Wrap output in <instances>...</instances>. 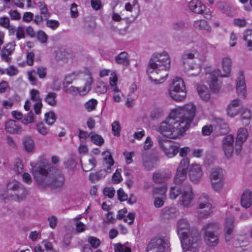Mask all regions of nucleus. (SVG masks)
Listing matches in <instances>:
<instances>
[{"label":"nucleus","instance_id":"1","mask_svg":"<svg viewBox=\"0 0 252 252\" xmlns=\"http://www.w3.org/2000/svg\"><path fill=\"white\" fill-rule=\"evenodd\" d=\"M196 107L192 103L172 110L168 118L160 124L158 131L164 136L177 138L190 126L195 114Z\"/></svg>","mask_w":252,"mask_h":252},{"label":"nucleus","instance_id":"2","mask_svg":"<svg viewBox=\"0 0 252 252\" xmlns=\"http://www.w3.org/2000/svg\"><path fill=\"white\" fill-rule=\"evenodd\" d=\"M33 170L34 178L40 188H50L57 191L63 188L65 179L60 170L52 168L48 171L43 166L35 167Z\"/></svg>","mask_w":252,"mask_h":252},{"label":"nucleus","instance_id":"3","mask_svg":"<svg viewBox=\"0 0 252 252\" xmlns=\"http://www.w3.org/2000/svg\"><path fill=\"white\" fill-rule=\"evenodd\" d=\"M170 67V60L166 52L155 53L150 60L147 72L150 80L160 84L168 76L167 70Z\"/></svg>","mask_w":252,"mask_h":252},{"label":"nucleus","instance_id":"4","mask_svg":"<svg viewBox=\"0 0 252 252\" xmlns=\"http://www.w3.org/2000/svg\"><path fill=\"white\" fill-rule=\"evenodd\" d=\"M177 226L183 249L185 250L189 247L196 248L200 238L198 231L196 229H192L191 233L189 235L188 233L190 232V225L188 221L185 219L179 220Z\"/></svg>","mask_w":252,"mask_h":252},{"label":"nucleus","instance_id":"5","mask_svg":"<svg viewBox=\"0 0 252 252\" xmlns=\"http://www.w3.org/2000/svg\"><path fill=\"white\" fill-rule=\"evenodd\" d=\"M231 60L226 57L222 60V68L225 72L224 75L220 74L219 69H215L209 73L208 82L210 89L214 92H218L221 85V82L219 80V77L227 76L231 70Z\"/></svg>","mask_w":252,"mask_h":252},{"label":"nucleus","instance_id":"6","mask_svg":"<svg viewBox=\"0 0 252 252\" xmlns=\"http://www.w3.org/2000/svg\"><path fill=\"white\" fill-rule=\"evenodd\" d=\"M27 194L25 187L20 182L15 180H9L6 184V189L3 196L5 198L21 201L24 199Z\"/></svg>","mask_w":252,"mask_h":252},{"label":"nucleus","instance_id":"7","mask_svg":"<svg viewBox=\"0 0 252 252\" xmlns=\"http://www.w3.org/2000/svg\"><path fill=\"white\" fill-rule=\"evenodd\" d=\"M219 228V224L214 222L207 224L202 227L204 240L208 246L215 247L218 244L219 239L217 231Z\"/></svg>","mask_w":252,"mask_h":252},{"label":"nucleus","instance_id":"8","mask_svg":"<svg viewBox=\"0 0 252 252\" xmlns=\"http://www.w3.org/2000/svg\"><path fill=\"white\" fill-rule=\"evenodd\" d=\"M169 94L172 99L177 101L185 99L186 96V89L183 79L179 77L174 79L169 90Z\"/></svg>","mask_w":252,"mask_h":252},{"label":"nucleus","instance_id":"9","mask_svg":"<svg viewBox=\"0 0 252 252\" xmlns=\"http://www.w3.org/2000/svg\"><path fill=\"white\" fill-rule=\"evenodd\" d=\"M212 200L207 194H201L198 199L196 213L199 219H205L212 213Z\"/></svg>","mask_w":252,"mask_h":252},{"label":"nucleus","instance_id":"10","mask_svg":"<svg viewBox=\"0 0 252 252\" xmlns=\"http://www.w3.org/2000/svg\"><path fill=\"white\" fill-rule=\"evenodd\" d=\"M194 58V54L193 52L185 51L181 58L184 70L189 76H196L200 71V68L196 64L191 63L189 60Z\"/></svg>","mask_w":252,"mask_h":252},{"label":"nucleus","instance_id":"11","mask_svg":"<svg viewBox=\"0 0 252 252\" xmlns=\"http://www.w3.org/2000/svg\"><path fill=\"white\" fill-rule=\"evenodd\" d=\"M170 243L168 238H155L151 240L147 248V252H169Z\"/></svg>","mask_w":252,"mask_h":252},{"label":"nucleus","instance_id":"12","mask_svg":"<svg viewBox=\"0 0 252 252\" xmlns=\"http://www.w3.org/2000/svg\"><path fill=\"white\" fill-rule=\"evenodd\" d=\"M160 148L169 158H172L179 152L180 144L163 137L158 138Z\"/></svg>","mask_w":252,"mask_h":252},{"label":"nucleus","instance_id":"13","mask_svg":"<svg viewBox=\"0 0 252 252\" xmlns=\"http://www.w3.org/2000/svg\"><path fill=\"white\" fill-rule=\"evenodd\" d=\"M193 197L194 195L191 185L189 184L183 185L182 193L179 199L180 204L185 207H190Z\"/></svg>","mask_w":252,"mask_h":252},{"label":"nucleus","instance_id":"14","mask_svg":"<svg viewBox=\"0 0 252 252\" xmlns=\"http://www.w3.org/2000/svg\"><path fill=\"white\" fill-rule=\"evenodd\" d=\"M189 164V158H183L180 162L177 169L176 174L174 177V182L176 184H180L187 178V170Z\"/></svg>","mask_w":252,"mask_h":252},{"label":"nucleus","instance_id":"15","mask_svg":"<svg viewBox=\"0 0 252 252\" xmlns=\"http://www.w3.org/2000/svg\"><path fill=\"white\" fill-rule=\"evenodd\" d=\"M248 136L247 129L245 128H240L237 132V136L235 142V153L237 155H239L242 150V145L247 140Z\"/></svg>","mask_w":252,"mask_h":252},{"label":"nucleus","instance_id":"16","mask_svg":"<svg viewBox=\"0 0 252 252\" xmlns=\"http://www.w3.org/2000/svg\"><path fill=\"white\" fill-rule=\"evenodd\" d=\"M234 137L231 134L225 136L222 141V148L225 156L230 158L234 151Z\"/></svg>","mask_w":252,"mask_h":252},{"label":"nucleus","instance_id":"17","mask_svg":"<svg viewBox=\"0 0 252 252\" xmlns=\"http://www.w3.org/2000/svg\"><path fill=\"white\" fill-rule=\"evenodd\" d=\"M5 130L10 134H20L22 127L18 122L14 120H9L5 122Z\"/></svg>","mask_w":252,"mask_h":252},{"label":"nucleus","instance_id":"18","mask_svg":"<svg viewBox=\"0 0 252 252\" xmlns=\"http://www.w3.org/2000/svg\"><path fill=\"white\" fill-rule=\"evenodd\" d=\"M15 46V42L12 41L8 43L6 46L2 49L0 56L2 60L7 63H9L11 61V58L10 56L14 51Z\"/></svg>","mask_w":252,"mask_h":252},{"label":"nucleus","instance_id":"19","mask_svg":"<svg viewBox=\"0 0 252 252\" xmlns=\"http://www.w3.org/2000/svg\"><path fill=\"white\" fill-rule=\"evenodd\" d=\"M236 90L239 95L245 98L247 94V89L245 77L242 72H240V75L236 81Z\"/></svg>","mask_w":252,"mask_h":252},{"label":"nucleus","instance_id":"20","mask_svg":"<svg viewBox=\"0 0 252 252\" xmlns=\"http://www.w3.org/2000/svg\"><path fill=\"white\" fill-rule=\"evenodd\" d=\"M234 218L229 216L226 218L224 223V234L225 241L228 242L231 239V235L234 229Z\"/></svg>","mask_w":252,"mask_h":252},{"label":"nucleus","instance_id":"21","mask_svg":"<svg viewBox=\"0 0 252 252\" xmlns=\"http://www.w3.org/2000/svg\"><path fill=\"white\" fill-rule=\"evenodd\" d=\"M189 176L193 182H197L202 176L200 166L197 164H192L189 167Z\"/></svg>","mask_w":252,"mask_h":252},{"label":"nucleus","instance_id":"22","mask_svg":"<svg viewBox=\"0 0 252 252\" xmlns=\"http://www.w3.org/2000/svg\"><path fill=\"white\" fill-rule=\"evenodd\" d=\"M179 215V211L173 207H166L161 211V217L163 219L169 220L175 218Z\"/></svg>","mask_w":252,"mask_h":252},{"label":"nucleus","instance_id":"23","mask_svg":"<svg viewBox=\"0 0 252 252\" xmlns=\"http://www.w3.org/2000/svg\"><path fill=\"white\" fill-rule=\"evenodd\" d=\"M240 106V100L235 99L231 101L227 108L228 115L231 117H234L238 114L239 107Z\"/></svg>","mask_w":252,"mask_h":252},{"label":"nucleus","instance_id":"24","mask_svg":"<svg viewBox=\"0 0 252 252\" xmlns=\"http://www.w3.org/2000/svg\"><path fill=\"white\" fill-rule=\"evenodd\" d=\"M189 9L197 14H203L205 6L198 0H192L189 4Z\"/></svg>","mask_w":252,"mask_h":252},{"label":"nucleus","instance_id":"25","mask_svg":"<svg viewBox=\"0 0 252 252\" xmlns=\"http://www.w3.org/2000/svg\"><path fill=\"white\" fill-rule=\"evenodd\" d=\"M241 204L242 206L248 208L252 204V193L249 190H245L241 196Z\"/></svg>","mask_w":252,"mask_h":252},{"label":"nucleus","instance_id":"26","mask_svg":"<svg viewBox=\"0 0 252 252\" xmlns=\"http://www.w3.org/2000/svg\"><path fill=\"white\" fill-rule=\"evenodd\" d=\"M170 177V174L163 171H157L153 174V179L156 183H161L165 182Z\"/></svg>","mask_w":252,"mask_h":252},{"label":"nucleus","instance_id":"27","mask_svg":"<svg viewBox=\"0 0 252 252\" xmlns=\"http://www.w3.org/2000/svg\"><path fill=\"white\" fill-rule=\"evenodd\" d=\"M193 27L198 30H205L207 32H210L211 28L209 25L208 22L204 19L194 21L193 24Z\"/></svg>","mask_w":252,"mask_h":252},{"label":"nucleus","instance_id":"28","mask_svg":"<svg viewBox=\"0 0 252 252\" xmlns=\"http://www.w3.org/2000/svg\"><path fill=\"white\" fill-rule=\"evenodd\" d=\"M197 90L199 96L203 100L207 101L210 99V93L206 86L203 85H198Z\"/></svg>","mask_w":252,"mask_h":252},{"label":"nucleus","instance_id":"29","mask_svg":"<svg viewBox=\"0 0 252 252\" xmlns=\"http://www.w3.org/2000/svg\"><path fill=\"white\" fill-rule=\"evenodd\" d=\"M81 165L82 169L84 171L89 172L95 167L96 165V161L94 157H91L84 163H82Z\"/></svg>","mask_w":252,"mask_h":252},{"label":"nucleus","instance_id":"30","mask_svg":"<svg viewBox=\"0 0 252 252\" xmlns=\"http://www.w3.org/2000/svg\"><path fill=\"white\" fill-rule=\"evenodd\" d=\"M116 62L124 66H128L129 64V61L127 58V53L126 52H122L115 57Z\"/></svg>","mask_w":252,"mask_h":252},{"label":"nucleus","instance_id":"31","mask_svg":"<svg viewBox=\"0 0 252 252\" xmlns=\"http://www.w3.org/2000/svg\"><path fill=\"white\" fill-rule=\"evenodd\" d=\"M92 83L93 78L91 76H90L86 80L83 87L79 88V94L80 95H86L91 90Z\"/></svg>","mask_w":252,"mask_h":252},{"label":"nucleus","instance_id":"32","mask_svg":"<svg viewBox=\"0 0 252 252\" xmlns=\"http://www.w3.org/2000/svg\"><path fill=\"white\" fill-rule=\"evenodd\" d=\"M25 149L28 152H31L34 150V143L32 139L30 136H25L23 140Z\"/></svg>","mask_w":252,"mask_h":252},{"label":"nucleus","instance_id":"33","mask_svg":"<svg viewBox=\"0 0 252 252\" xmlns=\"http://www.w3.org/2000/svg\"><path fill=\"white\" fill-rule=\"evenodd\" d=\"M57 94L54 92L48 93L45 98V101L51 106H55L57 104Z\"/></svg>","mask_w":252,"mask_h":252},{"label":"nucleus","instance_id":"34","mask_svg":"<svg viewBox=\"0 0 252 252\" xmlns=\"http://www.w3.org/2000/svg\"><path fill=\"white\" fill-rule=\"evenodd\" d=\"M106 175V171L101 170L95 173H91L89 175V180L92 182H94L95 181H98L104 178Z\"/></svg>","mask_w":252,"mask_h":252},{"label":"nucleus","instance_id":"35","mask_svg":"<svg viewBox=\"0 0 252 252\" xmlns=\"http://www.w3.org/2000/svg\"><path fill=\"white\" fill-rule=\"evenodd\" d=\"M251 119V111L247 109H244L241 114V121L243 125L245 126H248L250 123Z\"/></svg>","mask_w":252,"mask_h":252},{"label":"nucleus","instance_id":"36","mask_svg":"<svg viewBox=\"0 0 252 252\" xmlns=\"http://www.w3.org/2000/svg\"><path fill=\"white\" fill-rule=\"evenodd\" d=\"M183 190V186L181 187H172L170 190V197L171 199H176L179 195H181Z\"/></svg>","mask_w":252,"mask_h":252},{"label":"nucleus","instance_id":"37","mask_svg":"<svg viewBox=\"0 0 252 252\" xmlns=\"http://www.w3.org/2000/svg\"><path fill=\"white\" fill-rule=\"evenodd\" d=\"M103 155L104 156V160L105 163L108 164L107 166V170L111 169V166L113 165L114 162L112 158V157L109 151H105L103 152Z\"/></svg>","mask_w":252,"mask_h":252},{"label":"nucleus","instance_id":"38","mask_svg":"<svg viewBox=\"0 0 252 252\" xmlns=\"http://www.w3.org/2000/svg\"><path fill=\"white\" fill-rule=\"evenodd\" d=\"M244 39L247 42L250 50H252V30H247L244 33Z\"/></svg>","mask_w":252,"mask_h":252},{"label":"nucleus","instance_id":"39","mask_svg":"<svg viewBox=\"0 0 252 252\" xmlns=\"http://www.w3.org/2000/svg\"><path fill=\"white\" fill-rule=\"evenodd\" d=\"M163 115V111L160 108H154L151 112L150 117L153 120L158 119Z\"/></svg>","mask_w":252,"mask_h":252},{"label":"nucleus","instance_id":"40","mask_svg":"<svg viewBox=\"0 0 252 252\" xmlns=\"http://www.w3.org/2000/svg\"><path fill=\"white\" fill-rule=\"evenodd\" d=\"M213 188L216 191L221 189L223 185V178L211 180Z\"/></svg>","mask_w":252,"mask_h":252},{"label":"nucleus","instance_id":"41","mask_svg":"<svg viewBox=\"0 0 252 252\" xmlns=\"http://www.w3.org/2000/svg\"><path fill=\"white\" fill-rule=\"evenodd\" d=\"M166 190V186H162L160 187L155 188L153 190V193L155 196L165 197Z\"/></svg>","mask_w":252,"mask_h":252},{"label":"nucleus","instance_id":"42","mask_svg":"<svg viewBox=\"0 0 252 252\" xmlns=\"http://www.w3.org/2000/svg\"><path fill=\"white\" fill-rule=\"evenodd\" d=\"M219 178H223L222 169L220 168H216L212 169L210 176V180H215Z\"/></svg>","mask_w":252,"mask_h":252},{"label":"nucleus","instance_id":"43","mask_svg":"<svg viewBox=\"0 0 252 252\" xmlns=\"http://www.w3.org/2000/svg\"><path fill=\"white\" fill-rule=\"evenodd\" d=\"M56 120V117L53 112H49L45 114V121L49 125H52Z\"/></svg>","mask_w":252,"mask_h":252},{"label":"nucleus","instance_id":"44","mask_svg":"<svg viewBox=\"0 0 252 252\" xmlns=\"http://www.w3.org/2000/svg\"><path fill=\"white\" fill-rule=\"evenodd\" d=\"M107 90L106 85L102 81L97 83L96 87L95 88V91L96 93L99 94H105Z\"/></svg>","mask_w":252,"mask_h":252},{"label":"nucleus","instance_id":"45","mask_svg":"<svg viewBox=\"0 0 252 252\" xmlns=\"http://www.w3.org/2000/svg\"><path fill=\"white\" fill-rule=\"evenodd\" d=\"M97 104V101L96 99H91L86 102L85 107L88 111L90 112L95 109Z\"/></svg>","mask_w":252,"mask_h":252},{"label":"nucleus","instance_id":"46","mask_svg":"<svg viewBox=\"0 0 252 252\" xmlns=\"http://www.w3.org/2000/svg\"><path fill=\"white\" fill-rule=\"evenodd\" d=\"M31 98L32 100L36 102L41 101L42 99L40 98L39 91L35 89L32 90L31 91Z\"/></svg>","mask_w":252,"mask_h":252},{"label":"nucleus","instance_id":"47","mask_svg":"<svg viewBox=\"0 0 252 252\" xmlns=\"http://www.w3.org/2000/svg\"><path fill=\"white\" fill-rule=\"evenodd\" d=\"M35 121V118L33 112L31 111L29 114L25 116L22 120V122L25 125L34 122Z\"/></svg>","mask_w":252,"mask_h":252},{"label":"nucleus","instance_id":"48","mask_svg":"<svg viewBox=\"0 0 252 252\" xmlns=\"http://www.w3.org/2000/svg\"><path fill=\"white\" fill-rule=\"evenodd\" d=\"M91 141L94 144L101 146L104 143V139L99 135L94 134L91 136Z\"/></svg>","mask_w":252,"mask_h":252},{"label":"nucleus","instance_id":"49","mask_svg":"<svg viewBox=\"0 0 252 252\" xmlns=\"http://www.w3.org/2000/svg\"><path fill=\"white\" fill-rule=\"evenodd\" d=\"M112 130L113 134L119 136L121 131L120 123L118 121H115L112 124Z\"/></svg>","mask_w":252,"mask_h":252},{"label":"nucleus","instance_id":"50","mask_svg":"<svg viewBox=\"0 0 252 252\" xmlns=\"http://www.w3.org/2000/svg\"><path fill=\"white\" fill-rule=\"evenodd\" d=\"M36 129L40 134L43 135H46L48 133V130L42 122L37 124Z\"/></svg>","mask_w":252,"mask_h":252},{"label":"nucleus","instance_id":"51","mask_svg":"<svg viewBox=\"0 0 252 252\" xmlns=\"http://www.w3.org/2000/svg\"><path fill=\"white\" fill-rule=\"evenodd\" d=\"M46 26L53 30H56L60 26L58 21L55 20H46Z\"/></svg>","mask_w":252,"mask_h":252},{"label":"nucleus","instance_id":"52","mask_svg":"<svg viewBox=\"0 0 252 252\" xmlns=\"http://www.w3.org/2000/svg\"><path fill=\"white\" fill-rule=\"evenodd\" d=\"M27 75L29 80L31 83V84L32 85H35L37 81V78H36V71L33 69L29 71L27 73Z\"/></svg>","mask_w":252,"mask_h":252},{"label":"nucleus","instance_id":"53","mask_svg":"<svg viewBox=\"0 0 252 252\" xmlns=\"http://www.w3.org/2000/svg\"><path fill=\"white\" fill-rule=\"evenodd\" d=\"M18 72V68L14 65H11L8 68H6V73L10 77L16 75Z\"/></svg>","mask_w":252,"mask_h":252},{"label":"nucleus","instance_id":"54","mask_svg":"<svg viewBox=\"0 0 252 252\" xmlns=\"http://www.w3.org/2000/svg\"><path fill=\"white\" fill-rule=\"evenodd\" d=\"M37 38L42 43H45L47 42L48 36L44 31L40 30L37 33Z\"/></svg>","mask_w":252,"mask_h":252},{"label":"nucleus","instance_id":"55","mask_svg":"<svg viewBox=\"0 0 252 252\" xmlns=\"http://www.w3.org/2000/svg\"><path fill=\"white\" fill-rule=\"evenodd\" d=\"M88 242L94 248H97L100 244V240L95 237L90 236L88 238Z\"/></svg>","mask_w":252,"mask_h":252},{"label":"nucleus","instance_id":"56","mask_svg":"<svg viewBox=\"0 0 252 252\" xmlns=\"http://www.w3.org/2000/svg\"><path fill=\"white\" fill-rule=\"evenodd\" d=\"M16 36L18 40L24 38L25 37V29L22 26H19L16 29Z\"/></svg>","mask_w":252,"mask_h":252},{"label":"nucleus","instance_id":"57","mask_svg":"<svg viewBox=\"0 0 252 252\" xmlns=\"http://www.w3.org/2000/svg\"><path fill=\"white\" fill-rule=\"evenodd\" d=\"M121 172V169H117L112 176V180L116 184L119 183L122 180Z\"/></svg>","mask_w":252,"mask_h":252},{"label":"nucleus","instance_id":"58","mask_svg":"<svg viewBox=\"0 0 252 252\" xmlns=\"http://www.w3.org/2000/svg\"><path fill=\"white\" fill-rule=\"evenodd\" d=\"M64 92L67 94H70L73 95L79 94V87L71 86L69 87H66L64 89Z\"/></svg>","mask_w":252,"mask_h":252},{"label":"nucleus","instance_id":"59","mask_svg":"<svg viewBox=\"0 0 252 252\" xmlns=\"http://www.w3.org/2000/svg\"><path fill=\"white\" fill-rule=\"evenodd\" d=\"M41 79L45 78L47 75V69L44 67H39L37 69L36 75Z\"/></svg>","mask_w":252,"mask_h":252},{"label":"nucleus","instance_id":"60","mask_svg":"<svg viewBox=\"0 0 252 252\" xmlns=\"http://www.w3.org/2000/svg\"><path fill=\"white\" fill-rule=\"evenodd\" d=\"M185 27V24L182 21L175 22L172 24V27L173 29L176 31H180L183 29Z\"/></svg>","mask_w":252,"mask_h":252},{"label":"nucleus","instance_id":"61","mask_svg":"<svg viewBox=\"0 0 252 252\" xmlns=\"http://www.w3.org/2000/svg\"><path fill=\"white\" fill-rule=\"evenodd\" d=\"M118 198L121 201L126 200L128 198L127 195L124 192L122 189H120L117 191Z\"/></svg>","mask_w":252,"mask_h":252},{"label":"nucleus","instance_id":"62","mask_svg":"<svg viewBox=\"0 0 252 252\" xmlns=\"http://www.w3.org/2000/svg\"><path fill=\"white\" fill-rule=\"evenodd\" d=\"M115 190L113 188H105L103 189V193L105 195L112 198L114 196Z\"/></svg>","mask_w":252,"mask_h":252},{"label":"nucleus","instance_id":"63","mask_svg":"<svg viewBox=\"0 0 252 252\" xmlns=\"http://www.w3.org/2000/svg\"><path fill=\"white\" fill-rule=\"evenodd\" d=\"M14 170L16 173L17 174H21L23 172V165L22 163V162L20 160L17 161L14 165Z\"/></svg>","mask_w":252,"mask_h":252},{"label":"nucleus","instance_id":"64","mask_svg":"<svg viewBox=\"0 0 252 252\" xmlns=\"http://www.w3.org/2000/svg\"><path fill=\"white\" fill-rule=\"evenodd\" d=\"M33 14L30 12L24 13L22 19L24 22L29 23L32 21L33 18Z\"/></svg>","mask_w":252,"mask_h":252}]
</instances>
